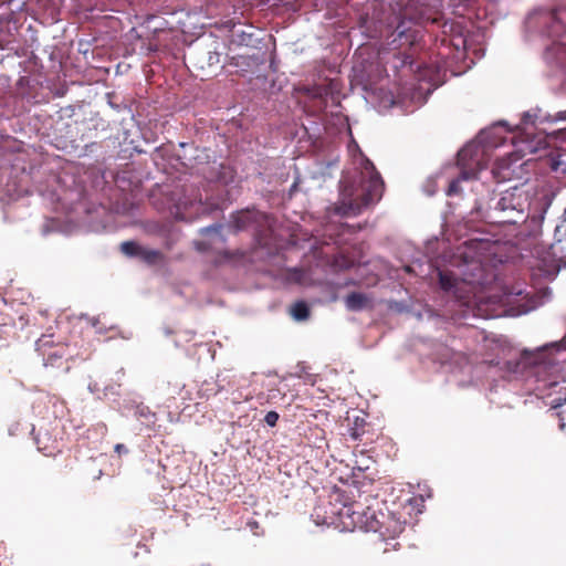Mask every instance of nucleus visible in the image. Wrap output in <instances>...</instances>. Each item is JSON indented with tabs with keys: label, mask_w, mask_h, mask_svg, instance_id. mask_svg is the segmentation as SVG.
Wrapping results in <instances>:
<instances>
[{
	"label": "nucleus",
	"mask_w": 566,
	"mask_h": 566,
	"mask_svg": "<svg viewBox=\"0 0 566 566\" xmlns=\"http://www.w3.org/2000/svg\"><path fill=\"white\" fill-rule=\"evenodd\" d=\"M354 491L358 492V489L348 486L346 490H342L345 493V499L338 505L335 528L345 532H353L356 528L366 532L380 531L381 534L391 537L403 528V523L395 514L377 512L370 506L355 501L353 499Z\"/></svg>",
	"instance_id": "obj_1"
},
{
	"label": "nucleus",
	"mask_w": 566,
	"mask_h": 566,
	"mask_svg": "<svg viewBox=\"0 0 566 566\" xmlns=\"http://www.w3.org/2000/svg\"><path fill=\"white\" fill-rule=\"evenodd\" d=\"M360 187L361 192L355 195L352 186H345L340 191L338 202L333 207V212L340 217H354L381 198L385 184L368 158H364L361 161Z\"/></svg>",
	"instance_id": "obj_2"
},
{
	"label": "nucleus",
	"mask_w": 566,
	"mask_h": 566,
	"mask_svg": "<svg viewBox=\"0 0 566 566\" xmlns=\"http://www.w3.org/2000/svg\"><path fill=\"white\" fill-rule=\"evenodd\" d=\"M527 197L518 187L503 191L485 219L490 223L516 224L524 217Z\"/></svg>",
	"instance_id": "obj_3"
},
{
	"label": "nucleus",
	"mask_w": 566,
	"mask_h": 566,
	"mask_svg": "<svg viewBox=\"0 0 566 566\" xmlns=\"http://www.w3.org/2000/svg\"><path fill=\"white\" fill-rule=\"evenodd\" d=\"M344 499L345 493L342 492V489L335 488L328 495L327 502H322L314 509L312 517L315 523L334 527L337 521L338 505Z\"/></svg>",
	"instance_id": "obj_4"
},
{
	"label": "nucleus",
	"mask_w": 566,
	"mask_h": 566,
	"mask_svg": "<svg viewBox=\"0 0 566 566\" xmlns=\"http://www.w3.org/2000/svg\"><path fill=\"white\" fill-rule=\"evenodd\" d=\"M57 428H40L35 436L38 450L46 457H54L62 449Z\"/></svg>",
	"instance_id": "obj_5"
},
{
	"label": "nucleus",
	"mask_w": 566,
	"mask_h": 566,
	"mask_svg": "<svg viewBox=\"0 0 566 566\" xmlns=\"http://www.w3.org/2000/svg\"><path fill=\"white\" fill-rule=\"evenodd\" d=\"M402 523V521H400ZM406 523L403 522V525ZM405 527L396 535L386 536L380 533V531H373L377 534L376 539L374 541L375 552L380 555H387L390 552H398L401 548L400 543L397 541L398 536L403 532Z\"/></svg>",
	"instance_id": "obj_6"
},
{
	"label": "nucleus",
	"mask_w": 566,
	"mask_h": 566,
	"mask_svg": "<svg viewBox=\"0 0 566 566\" xmlns=\"http://www.w3.org/2000/svg\"><path fill=\"white\" fill-rule=\"evenodd\" d=\"M545 397L548 400V405L551 406V410L565 407L566 405V380L563 379L560 381H553L547 386V392Z\"/></svg>",
	"instance_id": "obj_7"
},
{
	"label": "nucleus",
	"mask_w": 566,
	"mask_h": 566,
	"mask_svg": "<svg viewBox=\"0 0 566 566\" xmlns=\"http://www.w3.org/2000/svg\"><path fill=\"white\" fill-rule=\"evenodd\" d=\"M439 284L440 287L446 292H451L459 300H464L465 296L461 292L460 285L464 284L463 281H459L452 272H439Z\"/></svg>",
	"instance_id": "obj_8"
},
{
	"label": "nucleus",
	"mask_w": 566,
	"mask_h": 566,
	"mask_svg": "<svg viewBox=\"0 0 566 566\" xmlns=\"http://www.w3.org/2000/svg\"><path fill=\"white\" fill-rule=\"evenodd\" d=\"M65 350L63 347L51 349L44 357V366L61 368L65 365Z\"/></svg>",
	"instance_id": "obj_9"
},
{
	"label": "nucleus",
	"mask_w": 566,
	"mask_h": 566,
	"mask_svg": "<svg viewBox=\"0 0 566 566\" xmlns=\"http://www.w3.org/2000/svg\"><path fill=\"white\" fill-rule=\"evenodd\" d=\"M368 303V297L358 292H352L349 293L345 298L346 307L349 311H360L363 310Z\"/></svg>",
	"instance_id": "obj_10"
},
{
	"label": "nucleus",
	"mask_w": 566,
	"mask_h": 566,
	"mask_svg": "<svg viewBox=\"0 0 566 566\" xmlns=\"http://www.w3.org/2000/svg\"><path fill=\"white\" fill-rule=\"evenodd\" d=\"M139 259L148 265H156L164 262L165 255L159 250L147 249L144 247Z\"/></svg>",
	"instance_id": "obj_11"
},
{
	"label": "nucleus",
	"mask_w": 566,
	"mask_h": 566,
	"mask_svg": "<svg viewBox=\"0 0 566 566\" xmlns=\"http://www.w3.org/2000/svg\"><path fill=\"white\" fill-rule=\"evenodd\" d=\"M143 248V245L135 241H124L120 243L119 250L126 256L139 259Z\"/></svg>",
	"instance_id": "obj_12"
},
{
	"label": "nucleus",
	"mask_w": 566,
	"mask_h": 566,
	"mask_svg": "<svg viewBox=\"0 0 566 566\" xmlns=\"http://www.w3.org/2000/svg\"><path fill=\"white\" fill-rule=\"evenodd\" d=\"M492 172L497 181L510 179L511 174L507 160L504 158L499 159L495 167L492 169Z\"/></svg>",
	"instance_id": "obj_13"
},
{
	"label": "nucleus",
	"mask_w": 566,
	"mask_h": 566,
	"mask_svg": "<svg viewBox=\"0 0 566 566\" xmlns=\"http://www.w3.org/2000/svg\"><path fill=\"white\" fill-rule=\"evenodd\" d=\"M291 314L295 319L304 321L310 316V308L305 302L300 301L293 304Z\"/></svg>",
	"instance_id": "obj_14"
},
{
	"label": "nucleus",
	"mask_w": 566,
	"mask_h": 566,
	"mask_svg": "<svg viewBox=\"0 0 566 566\" xmlns=\"http://www.w3.org/2000/svg\"><path fill=\"white\" fill-rule=\"evenodd\" d=\"M553 416L558 418L560 430H566V403L565 407H558L553 409Z\"/></svg>",
	"instance_id": "obj_15"
},
{
	"label": "nucleus",
	"mask_w": 566,
	"mask_h": 566,
	"mask_svg": "<svg viewBox=\"0 0 566 566\" xmlns=\"http://www.w3.org/2000/svg\"><path fill=\"white\" fill-rule=\"evenodd\" d=\"M248 213L245 212H241L239 213L235 218H234V223H235V228L237 229H244L247 227V221H248Z\"/></svg>",
	"instance_id": "obj_16"
},
{
	"label": "nucleus",
	"mask_w": 566,
	"mask_h": 566,
	"mask_svg": "<svg viewBox=\"0 0 566 566\" xmlns=\"http://www.w3.org/2000/svg\"><path fill=\"white\" fill-rule=\"evenodd\" d=\"M277 420H279V413L273 410L269 411L264 417L265 423L270 427H275L277 423Z\"/></svg>",
	"instance_id": "obj_17"
},
{
	"label": "nucleus",
	"mask_w": 566,
	"mask_h": 566,
	"mask_svg": "<svg viewBox=\"0 0 566 566\" xmlns=\"http://www.w3.org/2000/svg\"><path fill=\"white\" fill-rule=\"evenodd\" d=\"M471 153V148L470 147H465V148H462L459 153H458V165L459 166H467V158L469 157Z\"/></svg>",
	"instance_id": "obj_18"
},
{
	"label": "nucleus",
	"mask_w": 566,
	"mask_h": 566,
	"mask_svg": "<svg viewBox=\"0 0 566 566\" xmlns=\"http://www.w3.org/2000/svg\"><path fill=\"white\" fill-rule=\"evenodd\" d=\"M459 189H460V181H459L458 179H454V180H452V181L449 184V187H448V191H447V193H448L449 196L454 195V193H458Z\"/></svg>",
	"instance_id": "obj_19"
},
{
	"label": "nucleus",
	"mask_w": 566,
	"mask_h": 566,
	"mask_svg": "<svg viewBox=\"0 0 566 566\" xmlns=\"http://www.w3.org/2000/svg\"><path fill=\"white\" fill-rule=\"evenodd\" d=\"M350 265H352V263L345 259H344V262L342 264H339L340 268H349Z\"/></svg>",
	"instance_id": "obj_20"
},
{
	"label": "nucleus",
	"mask_w": 566,
	"mask_h": 566,
	"mask_svg": "<svg viewBox=\"0 0 566 566\" xmlns=\"http://www.w3.org/2000/svg\"><path fill=\"white\" fill-rule=\"evenodd\" d=\"M124 449H125V447H124L123 444H116V447H115V450H116L117 452H120V451H122V450H124Z\"/></svg>",
	"instance_id": "obj_21"
},
{
	"label": "nucleus",
	"mask_w": 566,
	"mask_h": 566,
	"mask_svg": "<svg viewBox=\"0 0 566 566\" xmlns=\"http://www.w3.org/2000/svg\"><path fill=\"white\" fill-rule=\"evenodd\" d=\"M462 175H463V178H464V179H468V178H470V177H471L467 171H463V172H462Z\"/></svg>",
	"instance_id": "obj_22"
}]
</instances>
